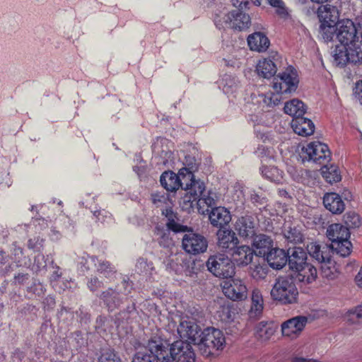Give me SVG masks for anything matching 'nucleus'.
<instances>
[{
  "instance_id": "nucleus-57",
  "label": "nucleus",
  "mask_w": 362,
  "mask_h": 362,
  "mask_svg": "<svg viewBox=\"0 0 362 362\" xmlns=\"http://www.w3.org/2000/svg\"><path fill=\"white\" fill-rule=\"evenodd\" d=\"M187 229V226H180V225H177L175 228H173V230L176 232H180V231L185 232Z\"/></svg>"
},
{
  "instance_id": "nucleus-2",
  "label": "nucleus",
  "mask_w": 362,
  "mask_h": 362,
  "mask_svg": "<svg viewBox=\"0 0 362 362\" xmlns=\"http://www.w3.org/2000/svg\"><path fill=\"white\" fill-rule=\"evenodd\" d=\"M163 347L160 349L163 362H194L195 354L190 343L180 340L172 344L170 349L167 341L163 340Z\"/></svg>"
},
{
  "instance_id": "nucleus-11",
  "label": "nucleus",
  "mask_w": 362,
  "mask_h": 362,
  "mask_svg": "<svg viewBox=\"0 0 362 362\" xmlns=\"http://www.w3.org/2000/svg\"><path fill=\"white\" fill-rule=\"evenodd\" d=\"M224 295L233 300H243L247 298V288L239 278H228L221 284Z\"/></svg>"
},
{
  "instance_id": "nucleus-15",
  "label": "nucleus",
  "mask_w": 362,
  "mask_h": 362,
  "mask_svg": "<svg viewBox=\"0 0 362 362\" xmlns=\"http://www.w3.org/2000/svg\"><path fill=\"white\" fill-rule=\"evenodd\" d=\"M308 323L305 316H296L291 318L281 325V332L284 336L296 339L301 334Z\"/></svg>"
},
{
  "instance_id": "nucleus-5",
  "label": "nucleus",
  "mask_w": 362,
  "mask_h": 362,
  "mask_svg": "<svg viewBox=\"0 0 362 362\" xmlns=\"http://www.w3.org/2000/svg\"><path fill=\"white\" fill-rule=\"evenodd\" d=\"M271 297L281 304H293L297 301L298 291L291 279L279 277L271 290Z\"/></svg>"
},
{
  "instance_id": "nucleus-3",
  "label": "nucleus",
  "mask_w": 362,
  "mask_h": 362,
  "mask_svg": "<svg viewBox=\"0 0 362 362\" xmlns=\"http://www.w3.org/2000/svg\"><path fill=\"white\" fill-rule=\"evenodd\" d=\"M327 236L332 242L331 247L342 257L350 255L352 244L349 241L350 232L347 227L340 223L331 224L327 229Z\"/></svg>"
},
{
  "instance_id": "nucleus-56",
  "label": "nucleus",
  "mask_w": 362,
  "mask_h": 362,
  "mask_svg": "<svg viewBox=\"0 0 362 362\" xmlns=\"http://www.w3.org/2000/svg\"><path fill=\"white\" fill-rule=\"evenodd\" d=\"M152 199H153V202L155 204H157V206H159V203L160 202H162L163 200H165V198L163 197V196H158L157 194H153L152 195Z\"/></svg>"
},
{
  "instance_id": "nucleus-4",
  "label": "nucleus",
  "mask_w": 362,
  "mask_h": 362,
  "mask_svg": "<svg viewBox=\"0 0 362 362\" xmlns=\"http://www.w3.org/2000/svg\"><path fill=\"white\" fill-rule=\"evenodd\" d=\"M226 343L223 332L214 327L202 330L195 345L203 356H209L215 351L223 349Z\"/></svg>"
},
{
  "instance_id": "nucleus-40",
  "label": "nucleus",
  "mask_w": 362,
  "mask_h": 362,
  "mask_svg": "<svg viewBox=\"0 0 362 362\" xmlns=\"http://www.w3.org/2000/svg\"><path fill=\"white\" fill-rule=\"evenodd\" d=\"M267 273L268 267L264 262L262 264H253L250 267V274L257 281L264 279Z\"/></svg>"
},
{
  "instance_id": "nucleus-13",
  "label": "nucleus",
  "mask_w": 362,
  "mask_h": 362,
  "mask_svg": "<svg viewBox=\"0 0 362 362\" xmlns=\"http://www.w3.org/2000/svg\"><path fill=\"white\" fill-rule=\"evenodd\" d=\"M303 151L308 156L309 160L319 165L327 164L331 158V153L328 146L320 141L309 143L303 148Z\"/></svg>"
},
{
  "instance_id": "nucleus-30",
  "label": "nucleus",
  "mask_w": 362,
  "mask_h": 362,
  "mask_svg": "<svg viewBox=\"0 0 362 362\" xmlns=\"http://www.w3.org/2000/svg\"><path fill=\"white\" fill-rule=\"evenodd\" d=\"M284 112L292 116L293 119L302 117L306 112L305 105L298 99H293L286 102L284 105Z\"/></svg>"
},
{
  "instance_id": "nucleus-45",
  "label": "nucleus",
  "mask_w": 362,
  "mask_h": 362,
  "mask_svg": "<svg viewBox=\"0 0 362 362\" xmlns=\"http://www.w3.org/2000/svg\"><path fill=\"white\" fill-rule=\"evenodd\" d=\"M153 264L144 257H139L136 263V271L142 274H149L153 270Z\"/></svg>"
},
{
  "instance_id": "nucleus-54",
  "label": "nucleus",
  "mask_w": 362,
  "mask_h": 362,
  "mask_svg": "<svg viewBox=\"0 0 362 362\" xmlns=\"http://www.w3.org/2000/svg\"><path fill=\"white\" fill-rule=\"evenodd\" d=\"M100 282L98 281L97 278H93L90 280L88 282V287L90 290L93 291L98 287L100 286Z\"/></svg>"
},
{
  "instance_id": "nucleus-21",
  "label": "nucleus",
  "mask_w": 362,
  "mask_h": 362,
  "mask_svg": "<svg viewBox=\"0 0 362 362\" xmlns=\"http://www.w3.org/2000/svg\"><path fill=\"white\" fill-rule=\"evenodd\" d=\"M293 272L296 280L305 284L313 283L317 276L316 268L310 262H308Z\"/></svg>"
},
{
  "instance_id": "nucleus-19",
  "label": "nucleus",
  "mask_w": 362,
  "mask_h": 362,
  "mask_svg": "<svg viewBox=\"0 0 362 362\" xmlns=\"http://www.w3.org/2000/svg\"><path fill=\"white\" fill-rule=\"evenodd\" d=\"M332 249L327 245L310 243L307 245V251L316 261L320 263H329L331 260Z\"/></svg>"
},
{
  "instance_id": "nucleus-44",
  "label": "nucleus",
  "mask_w": 362,
  "mask_h": 362,
  "mask_svg": "<svg viewBox=\"0 0 362 362\" xmlns=\"http://www.w3.org/2000/svg\"><path fill=\"white\" fill-rule=\"evenodd\" d=\"M346 317L351 324L362 321V304L349 310L346 313Z\"/></svg>"
},
{
  "instance_id": "nucleus-49",
  "label": "nucleus",
  "mask_w": 362,
  "mask_h": 362,
  "mask_svg": "<svg viewBox=\"0 0 362 362\" xmlns=\"http://www.w3.org/2000/svg\"><path fill=\"white\" fill-rule=\"evenodd\" d=\"M355 98L362 105V80L356 83L354 89Z\"/></svg>"
},
{
  "instance_id": "nucleus-6",
  "label": "nucleus",
  "mask_w": 362,
  "mask_h": 362,
  "mask_svg": "<svg viewBox=\"0 0 362 362\" xmlns=\"http://www.w3.org/2000/svg\"><path fill=\"white\" fill-rule=\"evenodd\" d=\"M214 23L218 28H230L243 31L247 29L251 23L250 17L242 11L220 12L214 17Z\"/></svg>"
},
{
  "instance_id": "nucleus-62",
  "label": "nucleus",
  "mask_w": 362,
  "mask_h": 362,
  "mask_svg": "<svg viewBox=\"0 0 362 362\" xmlns=\"http://www.w3.org/2000/svg\"><path fill=\"white\" fill-rule=\"evenodd\" d=\"M3 172H0V182L2 180Z\"/></svg>"
},
{
  "instance_id": "nucleus-27",
  "label": "nucleus",
  "mask_w": 362,
  "mask_h": 362,
  "mask_svg": "<svg viewBox=\"0 0 362 362\" xmlns=\"http://www.w3.org/2000/svg\"><path fill=\"white\" fill-rule=\"evenodd\" d=\"M254 255V251L247 245H241L233 248L232 256L233 260L239 266H245L252 261Z\"/></svg>"
},
{
  "instance_id": "nucleus-55",
  "label": "nucleus",
  "mask_w": 362,
  "mask_h": 362,
  "mask_svg": "<svg viewBox=\"0 0 362 362\" xmlns=\"http://www.w3.org/2000/svg\"><path fill=\"white\" fill-rule=\"evenodd\" d=\"M356 284L362 288V267L360 268L359 272L355 276Z\"/></svg>"
},
{
  "instance_id": "nucleus-8",
  "label": "nucleus",
  "mask_w": 362,
  "mask_h": 362,
  "mask_svg": "<svg viewBox=\"0 0 362 362\" xmlns=\"http://www.w3.org/2000/svg\"><path fill=\"white\" fill-rule=\"evenodd\" d=\"M298 83V79L296 71L288 68L274 77L272 88L276 92L291 93L296 91Z\"/></svg>"
},
{
  "instance_id": "nucleus-23",
  "label": "nucleus",
  "mask_w": 362,
  "mask_h": 362,
  "mask_svg": "<svg viewBox=\"0 0 362 362\" xmlns=\"http://www.w3.org/2000/svg\"><path fill=\"white\" fill-rule=\"evenodd\" d=\"M266 258L271 267L280 269L286 265L288 259V252L279 248H272L266 254Z\"/></svg>"
},
{
  "instance_id": "nucleus-10",
  "label": "nucleus",
  "mask_w": 362,
  "mask_h": 362,
  "mask_svg": "<svg viewBox=\"0 0 362 362\" xmlns=\"http://www.w3.org/2000/svg\"><path fill=\"white\" fill-rule=\"evenodd\" d=\"M182 249L189 255H199L206 251L208 241L202 235L187 231L182 238Z\"/></svg>"
},
{
  "instance_id": "nucleus-53",
  "label": "nucleus",
  "mask_w": 362,
  "mask_h": 362,
  "mask_svg": "<svg viewBox=\"0 0 362 362\" xmlns=\"http://www.w3.org/2000/svg\"><path fill=\"white\" fill-rule=\"evenodd\" d=\"M221 313L222 315H220V317H221L222 320L228 321L230 320L231 316L230 314V309L228 306H223Z\"/></svg>"
},
{
  "instance_id": "nucleus-39",
  "label": "nucleus",
  "mask_w": 362,
  "mask_h": 362,
  "mask_svg": "<svg viewBox=\"0 0 362 362\" xmlns=\"http://www.w3.org/2000/svg\"><path fill=\"white\" fill-rule=\"evenodd\" d=\"M119 294L112 289H108L102 294V298L109 309L112 310L119 305L120 300Z\"/></svg>"
},
{
  "instance_id": "nucleus-41",
  "label": "nucleus",
  "mask_w": 362,
  "mask_h": 362,
  "mask_svg": "<svg viewBox=\"0 0 362 362\" xmlns=\"http://www.w3.org/2000/svg\"><path fill=\"white\" fill-rule=\"evenodd\" d=\"M281 92L272 93L267 92L265 94L260 95V98H262V101L263 103L266 105L267 107H274L277 105L281 100V96L280 95Z\"/></svg>"
},
{
  "instance_id": "nucleus-12",
  "label": "nucleus",
  "mask_w": 362,
  "mask_h": 362,
  "mask_svg": "<svg viewBox=\"0 0 362 362\" xmlns=\"http://www.w3.org/2000/svg\"><path fill=\"white\" fill-rule=\"evenodd\" d=\"M201 331V327L193 318L186 316L180 319L177 332L182 340L195 345Z\"/></svg>"
},
{
  "instance_id": "nucleus-17",
  "label": "nucleus",
  "mask_w": 362,
  "mask_h": 362,
  "mask_svg": "<svg viewBox=\"0 0 362 362\" xmlns=\"http://www.w3.org/2000/svg\"><path fill=\"white\" fill-rule=\"evenodd\" d=\"M80 263L85 267L86 270L89 269L90 264H94L97 272L106 278L112 277L116 272L115 266L110 262L105 259H99L95 257H82V260Z\"/></svg>"
},
{
  "instance_id": "nucleus-34",
  "label": "nucleus",
  "mask_w": 362,
  "mask_h": 362,
  "mask_svg": "<svg viewBox=\"0 0 362 362\" xmlns=\"http://www.w3.org/2000/svg\"><path fill=\"white\" fill-rule=\"evenodd\" d=\"M253 238L252 245L256 249L260 250L259 251V255H265L267 254V250H268L272 246V239L264 234H259L255 235Z\"/></svg>"
},
{
  "instance_id": "nucleus-37",
  "label": "nucleus",
  "mask_w": 362,
  "mask_h": 362,
  "mask_svg": "<svg viewBox=\"0 0 362 362\" xmlns=\"http://www.w3.org/2000/svg\"><path fill=\"white\" fill-rule=\"evenodd\" d=\"M238 83L239 82L236 77L229 74H226L221 81L223 90L226 94L233 93L236 90Z\"/></svg>"
},
{
  "instance_id": "nucleus-32",
  "label": "nucleus",
  "mask_w": 362,
  "mask_h": 362,
  "mask_svg": "<svg viewBox=\"0 0 362 362\" xmlns=\"http://www.w3.org/2000/svg\"><path fill=\"white\" fill-rule=\"evenodd\" d=\"M252 305L249 311L250 318L259 317L264 308V300L261 291L259 289H254L252 293Z\"/></svg>"
},
{
  "instance_id": "nucleus-24",
  "label": "nucleus",
  "mask_w": 362,
  "mask_h": 362,
  "mask_svg": "<svg viewBox=\"0 0 362 362\" xmlns=\"http://www.w3.org/2000/svg\"><path fill=\"white\" fill-rule=\"evenodd\" d=\"M291 127L296 134L303 136L312 135L315 131L313 122L303 116L293 119L291 121Z\"/></svg>"
},
{
  "instance_id": "nucleus-29",
  "label": "nucleus",
  "mask_w": 362,
  "mask_h": 362,
  "mask_svg": "<svg viewBox=\"0 0 362 362\" xmlns=\"http://www.w3.org/2000/svg\"><path fill=\"white\" fill-rule=\"evenodd\" d=\"M209 220L214 226L222 227L231 221V216L225 207H214L209 214Z\"/></svg>"
},
{
  "instance_id": "nucleus-58",
  "label": "nucleus",
  "mask_w": 362,
  "mask_h": 362,
  "mask_svg": "<svg viewBox=\"0 0 362 362\" xmlns=\"http://www.w3.org/2000/svg\"><path fill=\"white\" fill-rule=\"evenodd\" d=\"M28 247H29L30 248H32V249H33V248H35V243H33V240H32V239H30V240H28Z\"/></svg>"
},
{
  "instance_id": "nucleus-38",
  "label": "nucleus",
  "mask_w": 362,
  "mask_h": 362,
  "mask_svg": "<svg viewBox=\"0 0 362 362\" xmlns=\"http://www.w3.org/2000/svg\"><path fill=\"white\" fill-rule=\"evenodd\" d=\"M337 23H322L320 26V34L325 41H331L336 35Z\"/></svg>"
},
{
  "instance_id": "nucleus-14",
  "label": "nucleus",
  "mask_w": 362,
  "mask_h": 362,
  "mask_svg": "<svg viewBox=\"0 0 362 362\" xmlns=\"http://www.w3.org/2000/svg\"><path fill=\"white\" fill-rule=\"evenodd\" d=\"M185 175L182 177L185 180L183 188L188 191L185 196L187 202L198 201V199L204 194L205 189L204 183L200 180H195L194 175L188 170H185Z\"/></svg>"
},
{
  "instance_id": "nucleus-60",
  "label": "nucleus",
  "mask_w": 362,
  "mask_h": 362,
  "mask_svg": "<svg viewBox=\"0 0 362 362\" xmlns=\"http://www.w3.org/2000/svg\"><path fill=\"white\" fill-rule=\"evenodd\" d=\"M58 277H59V275L58 274H56V275L53 274L52 276V279L56 281Z\"/></svg>"
},
{
  "instance_id": "nucleus-26",
  "label": "nucleus",
  "mask_w": 362,
  "mask_h": 362,
  "mask_svg": "<svg viewBox=\"0 0 362 362\" xmlns=\"http://www.w3.org/2000/svg\"><path fill=\"white\" fill-rule=\"evenodd\" d=\"M218 245L222 249H233L238 243L235 233L227 228H221L217 233Z\"/></svg>"
},
{
  "instance_id": "nucleus-22",
  "label": "nucleus",
  "mask_w": 362,
  "mask_h": 362,
  "mask_svg": "<svg viewBox=\"0 0 362 362\" xmlns=\"http://www.w3.org/2000/svg\"><path fill=\"white\" fill-rule=\"evenodd\" d=\"M247 44L251 50L262 52L268 49L270 42L263 33L255 32L247 37Z\"/></svg>"
},
{
  "instance_id": "nucleus-16",
  "label": "nucleus",
  "mask_w": 362,
  "mask_h": 362,
  "mask_svg": "<svg viewBox=\"0 0 362 362\" xmlns=\"http://www.w3.org/2000/svg\"><path fill=\"white\" fill-rule=\"evenodd\" d=\"M186 168H182L177 175L172 171L164 172L160 178L161 185L168 191L173 192L180 187L183 188L185 180L182 177L185 175Z\"/></svg>"
},
{
  "instance_id": "nucleus-61",
  "label": "nucleus",
  "mask_w": 362,
  "mask_h": 362,
  "mask_svg": "<svg viewBox=\"0 0 362 362\" xmlns=\"http://www.w3.org/2000/svg\"><path fill=\"white\" fill-rule=\"evenodd\" d=\"M105 359V360H108L109 358L106 357V354H103V356H101V361L102 362L103 361V360Z\"/></svg>"
},
{
  "instance_id": "nucleus-51",
  "label": "nucleus",
  "mask_w": 362,
  "mask_h": 362,
  "mask_svg": "<svg viewBox=\"0 0 362 362\" xmlns=\"http://www.w3.org/2000/svg\"><path fill=\"white\" fill-rule=\"evenodd\" d=\"M93 216L96 218L98 221L104 222L105 218L110 217L109 213L105 210H96L93 212Z\"/></svg>"
},
{
  "instance_id": "nucleus-52",
  "label": "nucleus",
  "mask_w": 362,
  "mask_h": 362,
  "mask_svg": "<svg viewBox=\"0 0 362 362\" xmlns=\"http://www.w3.org/2000/svg\"><path fill=\"white\" fill-rule=\"evenodd\" d=\"M233 5L238 9L236 11H242L246 9L248 5V1L246 0H232Z\"/></svg>"
},
{
  "instance_id": "nucleus-35",
  "label": "nucleus",
  "mask_w": 362,
  "mask_h": 362,
  "mask_svg": "<svg viewBox=\"0 0 362 362\" xmlns=\"http://www.w3.org/2000/svg\"><path fill=\"white\" fill-rule=\"evenodd\" d=\"M262 175L272 182L279 183L283 180L284 172L274 166H262Z\"/></svg>"
},
{
  "instance_id": "nucleus-63",
  "label": "nucleus",
  "mask_w": 362,
  "mask_h": 362,
  "mask_svg": "<svg viewBox=\"0 0 362 362\" xmlns=\"http://www.w3.org/2000/svg\"><path fill=\"white\" fill-rule=\"evenodd\" d=\"M225 61H226V65H230L227 60H225ZM230 65L233 66V64H230Z\"/></svg>"
},
{
  "instance_id": "nucleus-25",
  "label": "nucleus",
  "mask_w": 362,
  "mask_h": 362,
  "mask_svg": "<svg viewBox=\"0 0 362 362\" xmlns=\"http://www.w3.org/2000/svg\"><path fill=\"white\" fill-rule=\"evenodd\" d=\"M323 204L325 207L332 214H341L345 209V204L341 196L334 192L325 194Z\"/></svg>"
},
{
  "instance_id": "nucleus-31",
  "label": "nucleus",
  "mask_w": 362,
  "mask_h": 362,
  "mask_svg": "<svg viewBox=\"0 0 362 362\" xmlns=\"http://www.w3.org/2000/svg\"><path fill=\"white\" fill-rule=\"evenodd\" d=\"M257 71L259 76L269 78L274 76L277 71L274 62L268 58L260 59L257 65Z\"/></svg>"
},
{
  "instance_id": "nucleus-28",
  "label": "nucleus",
  "mask_w": 362,
  "mask_h": 362,
  "mask_svg": "<svg viewBox=\"0 0 362 362\" xmlns=\"http://www.w3.org/2000/svg\"><path fill=\"white\" fill-rule=\"evenodd\" d=\"M318 18L321 23H338L339 13L336 6L326 4L321 6L317 11Z\"/></svg>"
},
{
  "instance_id": "nucleus-33",
  "label": "nucleus",
  "mask_w": 362,
  "mask_h": 362,
  "mask_svg": "<svg viewBox=\"0 0 362 362\" xmlns=\"http://www.w3.org/2000/svg\"><path fill=\"white\" fill-rule=\"evenodd\" d=\"M274 333V329L271 323L260 322L256 325L255 334L262 341L269 339Z\"/></svg>"
},
{
  "instance_id": "nucleus-42",
  "label": "nucleus",
  "mask_w": 362,
  "mask_h": 362,
  "mask_svg": "<svg viewBox=\"0 0 362 362\" xmlns=\"http://www.w3.org/2000/svg\"><path fill=\"white\" fill-rule=\"evenodd\" d=\"M254 4L259 6L262 0H251ZM267 1L273 7L276 8V13L281 17H286L288 15L287 9L284 3L281 0H267Z\"/></svg>"
},
{
  "instance_id": "nucleus-7",
  "label": "nucleus",
  "mask_w": 362,
  "mask_h": 362,
  "mask_svg": "<svg viewBox=\"0 0 362 362\" xmlns=\"http://www.w3.org/2000/svg\"><path fill=\"white\" fill-rule=\"evenodd\" d=\"M208 270L214 276L228 279L235 274V266L228 257L223 254L211 255L206 262Z\"/></svg>"
},
{
  "instance_id": "nucleus-9",
  "label": "nucleus",
  "mask_w": 362,
  "mask_h": 362,
  "mask_svg": "<svg viewBox=\"0 0 362 362\" xmlns=\"http://www.w3.org/2000/svg\"><path fill=\"white\" fill-rule=\"evenodd\" d=\"M163 339L159 337H153L148 342L145 351H138L133 357L132 362H158L162 361L161 352Z\"/></svg>"
},
{
  "instance_id": "nucleus-59",
  "label": "nucleus",
  "mask_w": 362,
  "mask_h": 362,
  "mask_svg": "<svg viewBox=\"0 0 362 362\" xmlns=\"http://www.w3.org/2000/svg\"><path fill=\"white\" fill-rule=\"evenodd\" d=\"M313 2L317 3V4H322L324 2L327 1L328 0H311Z\"/></svg>"
},
{
  "instance_id": "nucleus-1",
  "label": "nucleus",
  "mask_w": 362,
  "mask_h": 362,
  "mask_svg": "<svg viewBox=\"0 0 362 362\" xmlns=\"http://www.w3.org/2000/svg\"><path fill=\"white\" fill-rule=\"evenodd\" d=\"M336 37L341 45L337 46L334 60L341 66L348 62L357 64L362 61L361 42L358 40L357 30L354 22L349 19L338 22Z\"/></svg>"
},
{
  "instance_id": "nucleus-18",
  "label": "nucleus",
  "mask_w": 362,
  "mask_h": 362,
  "mask_svg": "<svg viewBox=\"0 0 362 362\" xmlns=\"http://www.w3.org/2000/svg\"><path fill=\"white\" fill-rule=\"evenodd\" d=\"M257 223L251 216L240 217L235 223V230L239 235L245 238H252L256 234Z\"/></svg>"
},
{
  "instance_id": "nucleus-36",
  "label": "nucleus",
  "mask_w": 362,
  "mask_h": 362,
  "mask_svg": "<svg viewBox=\"0 0 362 362\" xmlns=\"http://www.w3.org/2000/svg\"><path fill=\"white\" fill-rule=\"evenodd\" d=\"M322 177L329 183L337 182L341 180V175L338 168L331 165L327 166V164L323 165L321 168Z\"/></svg>"
},
{
  "instance_id": "nucleus-20",
  "label": "nucleus",
  "mask_w": 362,
  "mask_h": 362,
  "mask_svg": "<svg viewBox=\"0 0 362 362\" xmlns=\"http://www.w3.org/2000/svg\"><path fill=\"white\" fill-rule=\"evenodd\" d=\"M307 252L300 247H289L288 249L287 262L289 269L294 272L300 267L307 264Z\"/></svg>"
},
{
  "instance_id": "nucleus-48",
  "label": "nucleus",
  "mask_w": 362,
  "mask_h": 362,
  "mask_svg": "<svg viewBox=\"0 0 362 362\" xmlns=\"http://www.w3.org/2000/svg\"><path fill=\"white\" fill-rule=\"evenodd\" d=\"M166 230L168 233L163 232L159 227H156V233L159 236L158 241L164 247H168L173 245V240L169 238L170 233L168 230Z\"/></svg>"
},
{
  "instance_id": "nucleus-50",
  "label": "nucleus",
  "mask_w": 362,
  "mask_h": 362,
  "mask_svg": "<svg viewBox=\"0 0 362 362\" xmlns=\"http://www.w3.org/2000/svg\"><path fill=\"white\" fill-rule=\"evenodd\" d=\"M33 266H36L37 270L44 269L46 267V262L45 261V258L42 255L39 254L35 257Z\"/></svg>"
},
{
  "instance_id": "nucleus-43",
  "label": "nucleus",
  "mask_w": 362,
  "mask_h": 362,
  "mask_svg": "<svg viewBox=\"0 0 362 362\" xmlns=\"http://www.w3.org/2000/svg\"><path fill=\"white\" fill-rule=\"evenodd\" d=\"M284 235L285 238L291 243H299L302 241L303 235L296 228L285 227Z\"/></svg>"
},
{
  "instance_id": "nucleus-46",
  "label": "nucleus",
  "mask_w": 362,
  "mask_h": 362,
  "mask_svg": "<svg viewBox=\"0 0 362 362\" xmlns=\"http://www.w3.org/2000/svg\"><path fill=\"white\" fill-rule=\"evenodd\" d=\"M346 227L351 228H358L361 226V220L359 216L355 212L346 213L344 216Z\"/></svg>"
},
{
  "instance_id": "nucleus-47",
  "label": "nucleus",
  "mask_w": 362,
  "mask_h": 362,
  "mask_svg": "<svg viewBox=\"0 0 362 362\" xmlns=\"http://www.w3.org/2000/svg\"><path fill=\"white\" fill-rule=\"evenodd\" d=\"M217 196L215 192H208L207 194H204L198 199L197 204L202 206L206 204L209 207H212L216 204Z\"/></svg>"
}]
</instances>
